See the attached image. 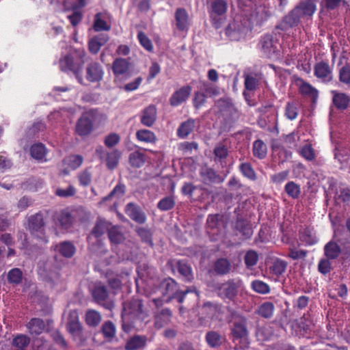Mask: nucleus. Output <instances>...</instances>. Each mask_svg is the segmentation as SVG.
<instances>
[{
	"label": "nucleus",
	"instance_id": "ea45409f",
	"mask_svg": "<svg viewBox=\"0 0 350 350\" xmlns=\"http://www.w3.org/2000/svg\"><path fill=\"white\" fill-rule=\"evenodd\" d=\"M231 268L230 262L225 258L217 260L214 265V269L217 274L224 275L228 273Z\"/></svg>",
	"mask_w": 350,
	"mask_h": 350
},
{
	"label": "nucleus",
	"instance_id": "f03ea898",
	"mask_svg": "<svg viewBox=\"0 0 350 350\" xmlns=\"http://www.w3.org/2000/svg\"><path fill=\"white\" fill-rule=\"evenodd\" d=\"M85 56L84 52L80 57L75 59L70 55H66L60 58L59 61V68L63 72H72L80 83H82L81 73L83 67L84 61L83 57Z\"/></svg>",
	"mask_w": 350,
	"mask_h": 350
},
{
	"label": "nucleus",
	"instance_id": "a18cd8bd",
	"mask_svg": "<svg viewBox=\"0 0 350 350\" xmlns=\"http://www.w3.org/2000/svg\"><path fill=\"white\" fill-rule=\"evenodd\" d=\"M287 264L285 261L277 259L270 267L271 272L276 277H280L286 271Z\"/></svg>",
	"mask_w": 350,
	"mask_h": 350
},
{
	"label": "nucleus",
	"instance_id": "5701e85b",
	"mask_svg": "<svg viewBox=\"0 0 350 350\" xmlns=\"http://www.w3.org/2000/svg\"><path fill=\"white\" fill-rule=\"evenodd\" d=\"M317 0H304L297 5L295 8L298 10L301 17L311 16L317 10Z\"/></svg>",
	"mask_w": 350,
	"mask_h": 350
},
{
	"label": "nucleus",
	"instance_id": "de8ad7c7",
	"mask_svg": "<svg viewBox=\"0 0 350 350\" xmlns=\"http://www.w3.org/2000/svg\"><path fill=\"white\" fill-rule=\"evenodd\" d=\"M29 343L30 338L25 334H18L12 340V345L17 349H25Z\"/></svg>",
	"mask_w": 350,
	"mask_h": 350
},
{
	"label": "nucleus",
	"instance_id": "a878e982",
	"mask_svg": "<svg viewBox=\"0 0 350 350\" xmlns=\"http://www.w3.org/2000/svg\"><path fill=\"white\" fill-rule=\"evenodd\" d=\"M324 254L328 260H335L339 257L341 254V248L339 245L330 241L324 246Z\"/></svg>",
	"mask_w": 350,
	"mask_h": 350
},
{
	"label": "nucleus",
	"instance_id": "dca6fc26",
	"mask_svg": "<svg viewBox=\"0 0 350 350\" xmlns=\"http://www.w3.org/2000/svg\"><path fill=\"white\" fill-rule=\"evenodd\" d=\"M191 92V88L189 85L183 86L174 92L170 98V103L176 107L184 103L189 98Z\"/></svg>",
	"mask_w": 350,
	"mask_h": 350
},
{
	"label": "nucleus",
	"instance_id": "aec40b11",
	"mask_svg": "<svg viewBox=\"0 0 350 350\" xmlns=\"http://www.w3.org/2000/svg\"><path fill=\"white\" fill-rule=\"evenodd\" d=\"M330 92L332 95V103L336 108L340 110L346 109L350 103V96L337 90H332Z\"/></svg>",
	"mask_w": 350,
	"mask_h": 350
},
{
	"label": "nucleus",
	"instance_id": "0e129e2a",
	"mask_svg": "<svg viewBox=\"0 0 350 350\" xmlns=\"http://www.w3.org/2000/svg\"><path fill=\"white\" fill-rule=\"evenodd\" d=\"M51 336L53 340L63 349H66L68 348V344L65 338L58 330L53 331Z\"/></svg>",
	"mask_w": 350,
	"mask_h": 350
},
{
	"label": "nucleus",
	"instance_id": "f257e3e1",
	"mask_svg": "<svg viewBox=\"0 0 350 350\" xmlns=\"http://www.w3.org/2000/svg\"><path fill=\"white\" fill-rule=\"evenodd\" d=\"M159 290L163 296H167L166 301H170L172 299H177L179 303H182L185 295L193 291L198 297V293L194 287L179 292L176 282L172 278L165 279L161 283Z\"/></svg>",
	"mask_w": 350,
	"mask_h": 350
},
{
	"label": "nucleus",
	"instance_id": "bb28decb",
	"mask_svg": "<svg viewBox=\"0 0 350 350\" xmlns=\"http://www.w3.org/2000/svg\"><path fill=\"white\" fill-rule=\"evenodd\" d=\"M176 25L179 30H186L189 27V16L184 8H178L175 12Z\"/></svg>",
	"mask_w": 350,
	"mask_h": 350
},
{
	"label": "nucleus",
	"instance_id": "6ab92c4d",
	"mask_svg": "<svg viewBox=\"0 0 350 350\" xmlns=\"http://www.w3.org/2000/svg\"><path fill=\"white\" fill-rule=\"evenodd\" d=\"M200 174L204 183H221L224 180V178L218 174L213 169L207 166L202 167Z\"/></svg>",
	"mask_w": 350,
	"mask_h": 350
},
{
	"label": "nucleus",
	"instance_id": "37998d69",
	"mask_svg": "<svg viewBox=\"0 0 350 350\" xmlns=\"http://www.w3.org/2000/svg\"><path fill=\"white\" fill-rule=\"evenodd\" d=\"M299 90L303 95L308 96L314 100L318 97V90L308 83L303 82L300 85Z\"/></svg>",
	"mask_w": 350,
	"mask_h": 350
},
{
	"label": "nucleus",
	"instance_id": "774afa93",
	"mask_svg": "<svg viewBox=\"0 0 350 350\" xmlns=\"http://www.w3.org/2000/svg\"><path fill=\"white\" fill-rule=\"evenodd\" d=\"M120 140L119 135L115 133H111L107 135L104 140L105 145L108 148H112L117 145Z\"/></svg>",
	"mask_w": 350,
	"mask_h": 350
},
{
	"label": "nucleus",
	"instance_id": "3c124183",
	"mask_svg": "<svg viewBox=\"0 0 350 350\" xmlns=\"http://www.w3.org/2000/svg\"><path fill=\"white\" fill-rule=\"evenodd\" d=\"M284 189L288 196L294 199L297 198L301 192L299 185L293 181L287 183Z\"/></svg>",
	"mask_w": 350,
	"mask_h": 350
},
{
	"label": "nucleus",
	"instance_id": "20e7f679",
	"mask_svg": "<svg viewBox=\"0 0 350 350\" xmlns=\"http://www.w3.org/2000/svg\"><path fill=\"white\" fill-rule=\"evenodd\" d=\"M250 29L247 21L243 22L240 18H237L228 24L226 34L231 40H239L245 38Z\"/></svg>",
	"mask_w": 350,
	"mask_h": 350
},
{
	"label": "nucleus",
	"instance_id": "680f3d73",
	"mask_svg": "<svg viewBox=\"0 0 350 350\" xmlns=\"http://www.w3.org/2000/svg\"><path fill=\"white\" fill-rule=\"evenodd\" d=\"M339 81L346 85L350 84V66H344L340 70L338 74Z\"/></svg>",
	"mask_w": 350,
	"mask_h": 350
},
{
	"label": "nucleus",
	"instance_id": "e433bc0d",
	"mask_svg": "<svg viewBox=\"0 0 350 350\" xmlns=\"http://www.w3.org/2000/svg\"><path fill=\"white\" fill-rule=\"evenodd\" d=\"M274 305L273 303L266 301L262 304L257 309L258 314L265 319H269L273 316L274 312Z\"/></svg>",
	"mask_w": 350,
	"mask_h": 350
},
{
	"label": "nucleus",
	"instance_id": "0eeeda50",
	"mask_svg": "<svg viewBox=\"0 0 350 350\" xmlns=\"http://www.w3.org/2000/svg\"><path fill=\"white\" fill-rule=\"evenodd\" d=\"M314 75L322 83H329L333 81V67L328 62L321 61L314 66Z\"/></svg>",
	"mask_w": 350,
	"mask_h": 350
},
{
	"label": "nucleus",
	"instance_id": "9d476101",
	"mask_svg": "<svg viewBox=\"0 0 350 350\" xmlns=\"http://www.w3.org/2000/svg\"><path fill=\"white\" fill-rule=\"evenodd\" d=\"M246 323L247 320L243 317H238L234 319L231 328V334L234 340H242L247 338L248 332Z\"/></svg>",
	"mask_w": 350,
	"mask_h": 350
},
{
	"label": "nucleus",
	"instance_id": "a19ab883",
	"mask_svg": "<svg viewBox=\"0 0 350 350\" xmlns=\"http://www.w3.org/2000/svg\"><path fill=\"white\" fill-rule=\"evenodd\" d=\"M23 276V272L20 269L13 268L8 271L7 278L10 284L18 285L21 283Z\"/></svg>",
	"mask_w": 350,
	"mask_h": 350
},
{
	"label": "nucleus",
	"instance_id": "69168bd1",
	"mask_svg": "<svg viewBox=\"0 0 350 350\" xmlns=\"http://www.w3.org/2000/svg\"><path fill=\"white\" fill-rule=\"evenodd\" d=\"M336 200L338 202L348 203L350 201V189L340 188L336 195Z\"/></svg>",
	"mask_w": 350,
	"mask_h": 350
},
{
	"label": "nucleus",
	"instance_id": "c9c22d12",
	"mask_svg": "<svg viewBox=\"0 0 350 350\" xmlns=\"http://www.w3.org/2000/svg\"><path fill=\"white\" fill-rule=\"evenodd\" d=\"M46 147L41 143L34 144L30 148V154L36 160H42L46 156Z\"/></svg>",
	"mask_w": 350,
	"mask_h": 350
},
{
	"label": "nucleus",
	"instance_id": "f704fd0d",
	"mask_svg": "<svg viewBox=\"0 0 350 350\" xmlns=\"http://www.w3.org/2000/svg\"><path fill=\"white\" fill-rule=\"evenodd\" d=\"M137 139L145 143H155L157 141V137L155 134L147 129H141L137 131L136 133Z\"/></svg>",
	"mask_w": 350,
	"mask_h": 350
},
{
	"label": "nucleus",
	"instance_id": "6e6d98bb",
	"mask_svg": "<svg viewBox=\"0 0 350 350\" xmlns=\"http://www.w3.org/2000/svg\"><path fill=\"white\" fill-rule=\"evenodd\" d=\"M109 229V224L105 220H99L94 226L92 233L96 237H99Z\"/></svg>",
	"mask_w": 350,
	"mask_h": 350
},
{
	"label": "nucleus",
	"instance_id": "2f4dec72",
	"mask_svg": "<svg viewBox=\"0 0 350 350\" xmlns=\"http://www.w3.org/2000/svg\"><path fill=\"white\" fill-rule=\"evenodd\" d=\"M83 161V158L82 156L78 154H72L66 157L63 159V163L64 165H66L68 168L74 170L81 165Z\"/></svg>",
	"mask_w": 350,
	"mask_h": 350
},
{
	"label": "nucleus",
	"instance_id": "cd10ccee",
	"mask_svg": "<svg viewBox=\"0 0 350 350\" xmlns=\"http://www.w3.org/2000/svg\"><path fill=\"white\" fill-rule=\"evenodd\" d=\"M146 342V337L135 336L129 339L125 345L126 350H139L143 349Z\"/></svg>",
	"mask_w": 350,
	"mask_h": 350
},
{
	"label": "nucleus",
	"instance_id": "1a4fd4ad",
	"mask_svg": "<svg viewBox=\"0 0 350 350\" xmlns=\"http://www.w3.org/2000/svg\"><path fill=\"white\" fill-rule=\"evenodd\" d=\"M54 224L62 230H68L74 222V215L68 209L55 212L53 215Z\"/></svg>",
	"mask_w": 350,
	"mask_h": 350
},
{
	"label": "nucleus",
	"instance_id": "423d86ee",
	"mask_svg": "<svg viewBox=\"0 0 350 350\" xmlns=\"http://www.w3.org/2000/svg\"><path fill=\"white\" fill-rule=\"evenodd\" d=\"M241 286L242 281L241 280H230L219 286L218 288V295L224 299L232 300L237 295L239 289Z\"/></svg>",
	"mask_w": 350,
	"mask_h": 350
},
{
	"label": "nucleus",
	"instance_id": "4c0bfd02",
	"mask_svg": "<svg viewBox=\"0 0 350 350\" xmlns=\"http://www.w3.org/2000/svg\"><path fill=\"white\" fill-rule=\"evenodd\" d=\"M76 133L81 137L88 135V113H83L78 120L75 127Z\"/></svg>",
	"mask_w": 350,
	"mask_h": 350
},
{
	"label": "nucleus",
	"instance_id": "bf43d9fd",
	"mask_svg": "<svg viewBox=\"0 0 350 350\" xmlns=\"http://www.w3.org/2000/svg\"><path fill=\"white\" fill-rule=\"evenodd\" d=\"M176 267L178 272L187 280H190L191 279V269L185 262L183 261H178L176 262Z\"/></svg>",
	"mask_w": 350,
	"mask_h": 350
},
{
	"label": "nucleus",
	"instance_id": "8fccbe9b",
	"mask_svg": "<svg viewBox=\"0 0 350 350\" xmlns=\"http://www.w3.org/2000/svg\"><path fill=\"white\" fill-rule=\"evenodd\" d=\"M92 296L96 302L100 303L107 299V291L103 286H97L93 290Z\"/></svg>",
	"mask_w": 350,
	"mask_h": 350
},
{
	"label": "nucleus",
	"instance_id": "72a5a7b5",
	"mask_svg": "<svg viewBox=\"0 0 350 350\" xmlns=\"http://www.w3.org/2000/svg\"><path fill=\"white\" fill-rule=\"evenodd\" d=\"M120 156L121 152L117 149L107 152L105 158L107 167L110 170L114 169L119 163Z\"/></svg>",
	"mask_w": 350,
	"mask_h": 350
},
{
	"label": "nucleus",
	"instance_id": "338daca9",
	"mask_svg": "<svg viewBox=\"0 0 350 350\" xmlns=\"http://www.w3.org/2000/svg\"><path fill=\"white\" fill-rule=\"evenodd\" d=\"M137 38L140 44L148 51L153 50V46L150 40L143 32H139L137 35Z\"/></svg>",
	"mask_w": 350,
	"mask_h": 350
},
{
	"label": "nucleus",
	"instance_id": "c85d7f7f",
	"mask_svg": "<svg viewBox=\"0 0 350 350\" xmlns=\"http://www.w3.org/2000/svg\"><path fill=\"white\" fill-rule=\"evenodd\" d=\"M57 247L59 254L66 258H72L76 252L75 246L70 241H62Z\"/></svg>",
	"mask_w": 350,
	"mask_h": 350
},
{
	"label": "nucleus",
	"instance_id": "603ef678",
	"mask_svg": "<svg viewBox=\"0 0 350 350\" xmlns=\"http://www.w3.org/2000/svg\"><path fill=\"white\" fill-rule=\"evenodd\" d=\"M175 205V201L173 197L167 196L161 199L158 204L157 207L159 209L163 211H166L172 209Z\"/></svg>",
	"mask_w": 350,
	"mask_h": 350
},
{
	"label": "nucleus",
	"instance_id": "864d4df0",
	"mask_svg": "<svg viewBox=\"0 0 350 350\" xmlns=\"http://www.w3.org/2000/svg\"><path fill=\"white\" fill-rule=\"evenodd\" d=\"M251 286L254 291L260 294H267L270 291L269 285L260 280L253 281Z\"/></svg>",
	"mask_w": 350,
	"mask_h": 350
},
{
	"label": "nucleus",
	"instance_id": "6e6552de",
	"mask_svg": "<svg viewBox=\"0 0 350 350\" xmlns=\"http://www.w3.org/2000/svg\"><path fill=\"white\" fill-rule=\"evenodd\" d=\"M67 329L73 336L74 340L78 342V345H82L85 339L82 337V326L78 320L77 313L75 311L70 312L69 314Z\"/></svg>",
	"mask_w": 350,
	"mask_h": 350
},
{
	"label": "nucleus",
	"instance_id": "f3484780",
	"mask_svg": "<svg viewBox=\"0 0 350 350\" xmlns=\"http://www.w3.org/2000/svg\"><path fill=\"white\" fill-rule=\"evenodd\" d=\"M157 119V108L154 105H150L142 111L141 123L148 127L152 126Z\"/></svg>",
	"mask_w": 350,
	"mask_h": 350
},
{
	"label": "nucleus",
	"instance_id": "393cba45",
	"mask_svg": "<svg viewBox=\"0 0 350 350\" xmlns=\"http://www.w3.org/2000/svg\"><path fill=\"white\" fill-rule=\"evenodd\" d=\"M27 328L31 335L41 334L46 328L44 321L40 318H32L27 324Z\"/></svg>",
	"mask_w": 350,
	"mask_h": 350
},
{
	"label": "nucleus",
	"instance_id": "4be33fe9",
	"mask_svg": "<svg viewBox=\"0 0 350 350\" xmlns=\"http://www.w3.org/2000/svg\"><path fill=\"white\" fill-rule=\"evenodd\" d=\"M125 213L133 220L139 224H143L146 221V216L140 208L133 203H129L125 208Z\"/></svg>",
	"mask_w": 350,
	"mask_h": 350
},
{
	"label": "nucleus",
	"instance_id": "2eb2a0df",
	"mask_svg": "<svg viewBox=\"0 0 350 350\" xmlns=\"http://www.w3.org/2000/svg\"><path fill=\"white\" fill-rule=\"evenodd\" d=\"M227 11V3L224 0H215L211 3V13L210 16L211 18L213 24L215 28L220 27V23L215 18L217 16H222Z\"/></svg>",
	"mask_w": 350,
	"mask_h": 350
},
{
	"label": "nucleus",
	"instance_id": "b1692460",
	"mask_svg": "<svg viewBox=\"0 0 350 350\" xmlns=\"http://www.w3.org/2000/svg\"><path fill=\"white\" fill-rule=\"evenodd\" d=\"M106 121V117L96 110H89V133L94 129L103 126Z\"/></svg>",
	"mask_w": 350,
	"mask_h": 350
},
{
	"label": "nucleus",
	"instance_id": "4468645a",
	"mask_svg": "<svg viewBox=\"0 0 350 350\" xmlns=\"http://www.w3.org/2000/svg\"><path fill=\"white\" fill-rule=\"evenodd\" d=\"M260 45L264 53L267 55H271L276 53L279 46V42L276 38V35H265L260 40Z\"/></svg>",
	"mask_w": 350,
	"mask_h": 350
},
{
	"label": "nucleus",
	"instance_id": "7ed1b4c3",
	"mask_svg": "<svg viewBox=\"0 0 350 350\" xmlns=\"http://www.w3.org/2000/svg\"><path fill=\"white\" fill-rule=\"evenodd\" d=\"M85 4L86 0H77L75 2L64 0L62 2L63 12H71L67 16V18L73 27H76L82 21V9Z\"/></svg>",
	"mask_w": 350,
	"mask_h": 350
},
{
	"label": "nucleus",
	"instance_id": "13d9d810",
	"mask_svg": "<svg viewBox=\"0 0 350 350\" xmlns=\"http://www.w3.org/2000/svg\"><path fill=\"white\" fill-rule=\"evenodd\" d=\"M244 259L246 267L250 268L256 265L258 255L255 251L250 250L245 254Z\"/></svg>",
	"mask_w": 350,
	"mask_h": 350
},
{
	"label": "nucleus",
	"instance_id": "412c9836",
	"mask_svg": "<svg viewBox=\"0 0 350 350\" xmlns=\"http://www.w3.org/2000/svg\"><path fill=\"white\" fill-rule=\"evenodd\" d=\"M219 111L227 117H232L237 113V107L229 99H219L216 103Z\"/></svg>",
	"mask_w": 350,
	"mask_h": 350
},
{
	"label": "nucleus",
	"instance_id": "7c9ffc66",
	"mask_svg": "<svg viewBox=\"0 0 350 350\" xmlns=\"http://www.w3.org/2000/svg\"><path fill=\"white\" fill-rule=\"evenodd\" d=\"M195 128V120L189 119L183 122L177 130V135L180 138H185L187 137Z\"/></svg>",
	"mask_w": 350,
	"mask_h": 350
},
{
	"label": "nucleus",
	"instance_id": "9b49d317",
	"mask_svg": "<svg viewBox=\"0 0 350 350\" xmlns=\"http://www.w3.org/2000/svg\"><path fill=\"white\" fill-rule=\"evenodd\" d=\"M271 15L269 10L264 5L256 6L248 19V24L259 25L266 21Z\"/></svg>",
	"mask_w": 350,
	"mask_h": 350
},
{
	"label": "nucleus",
	"instance_id": "052dcab7",
	"mask_svg": "<svg viewBox=\"0 0 350 350\" xmlns=\"http://www.w3.org/2000/svg\"><path fill=\"white\" fill-rule=\"evenodd\" d=\"M206 339L208 344L212 347L219 346L221 342V336L215 332L207 333Z\"/></svg>",
	"mask_w": 350,
	"mask_h": 350
},
{
	"label": "nucleus",
	"instance_id": "4d7b16f0",
	"mask_svg": "<svg viewBox=\"0 0 350 350\" xmlns=\"http://www.w3.org/2000/svg\"><path fill=\"white\" fill-rule=\"evenodd\" d=\"M102 332L107 338L111 339L116 335V326L111 321L105 322L102 327Z\"/></svg>",
	"mask_w": 350,
	"mask_h": 350
},
{
	"label": "nucleus",
	"instance_id": "09e8293b",
	"mask_svg": "<svg viewBox=\"0 0 350 350\" xmlns=\"http://www.w3.org/2000/svg\"><path fill=\"white\" fill-rule=\"evenodd\" d=\"M171 317V311L167 308L163 309L162 310L161 313L156 317L155 324L158 327H161L163 326L165 324H167L170 322Z\"/></svg>",
	"mask_w": 350,
	"mask_h": 350
},
{
	"label": "nucleus",
	"instance_id": "a211bd4d",
	"mask_svg": "<svg viewBox=\"0 0 350 350\" xmlns=\"http://www.w3.org/2000/svg\"><path fill=\"white\" fill-rule=\"evenodd\" d=\"M302 18L298 10L295 8L285 16L282 23L278 26V28L282 30H286L289 27L297 25L300 18Z\"/></svg>",
	"mask_w": 350,
	"mask_h": 350
},
{
	"label": "nucleus",
	"instance_id": "ddd939ff",
	"mask_svg": "<svg viewBox=\"0 0 350 350\" xmlns=\"http://www.w3.org/2000/svg\"><path fill=\"white\" fill-rule=\"evenodd\" d=\"M93 28L96 31H109L111 29V16L107 12L97 13L94 19Z\"/></svg>",
	"mask_w": 350,
	"mask_h": 350
},
{
	"label": "nucleus",
	"instance_id": "f8f14e48",
	"mask_svg": "<svg viewBox=\"0 0 350 350\" xmlns=\"http://www.w3.org/2000/svg\"><path fill=\"white\" fill-rule=\"evenodd\" d=\"M142 301L139 299H134L126 304L124 306L122 317L125 318L126 316H131L139 319H143L144 315L143 313Z\"/></svg>",
	"mask_w": 350,
	"mask_h": 350
},
{
	"label": "nucleus",
	"instance_id": "e2e57ef3",
	"mask_svg": "<svg viewBox=\"0 0 350 350\" xmlns=\"http://www.w3.org/2000/svg\"><path fill=\"white\" fill-rule=\"evenodd\" d=\"M76 193L75 188L70 185L67 188H57L55 190V195L61 198H68L75 196Z\"/></svg>",
	"mask_w": 350,
	"mask_h": 350
},
{
	"label": "nucleus",
	"instance_id": "58836bf2",
	"mask_svg": "<svg viewBox=\"0 0 350 350\" xmlns=\"http://www.w3.org/2000/svg\"><path fill=\"white\" fill-rule=\"evenodd\" d=\"M252 150L254 155L260 159L265 158L267 152L266 144L260 139L254 141Z\"/></svg>",
	"mask_w": 350,
	"mask_h": 350
},
{
	"label": "nucleus",
	"instance_id": "49530a36",
	"mask_svg": "<svg viewBox=\"0 0 350 350\" xmlns=\"http://www.w3.org/2000/svg\"><path fill=\"white\" fill-rule=\"evenodd\" d=\"M103 72L100 65L95 64L89 68V81H98L103 78Z\"/></svg>",
	"mask_w": 350,
	"mask_h": 350
},
{
	"label": "nucleus",
	"instance_id": "79ce46f5",
	"mask_svg": "<svg viewBox=\"0 0 350 350\" xmlns=\"http://www.w3.org/2000/svg\"><path fill=\"white\" fill-rule=\"evenodd\" d=\"M145 162L144 154L139 151H135L129 155V163L134 167H140Z\"/></svg>",
	"mask_w": 350,
	"mask_h": 350
},
{
	"label": "nucleus",
	"instance_id": "39448f33",
	"mask_svg": "<svg viewBox=\"0 0 350 350\" xmlns=\"http://www.w3.org/2000/svg\"><path fill=\"white\" fill-rule=\"evenodd\" d=\"M45 222L43 214L41 212L36 213L28 218V230L31 235L38 237L43 243H48V239L44 232Z\"/></svg>",
	"mask_w": 350,
	"mask_h": 350
},
{
	"label": "nucleus",
	"instance_id": "5fc2aeb1",
	"mask_svg": "<svg viewBox=\"0 0 350 350\" xmlns=\"http://www.w3.org/2000/svg\"><path fill=\"white\" fill-rule=\"evenodd\" d=\"M240 170L243 175L245 176L246 178L254 180L256 178V175L253 170L252 167L249 163H242L240 167Z\"/></svg>",
	"mask_w": 350,
	"mask_h": 350
},
{
	"label": "nucleus",
	"instance_id": "c756f323",
	"mask_svg": "<svg viewBox=\"0 0 350 350\" xmlns=\"http://www.w3.org/2000/svg\"><path fill=\"white\" fill-rule=\"evenodd\" d=\"M128 61L122 58H117L112 64V70L116 76L124 75L129 70Z\"/></svg>",
	"mask_w": 350,
	"mask_h": 350
},
{
	"label": "nucleus",
	"instance_id": "c03bdc74",
	"mask_svg": "<svg viewBox=\"0 0 350 350\" xmlns=\"http://www.w3.org/2000/svg\"><path fill=\"white\" fill-rule=\"evenodd\" d=\"M108 236L111 242L115 244L120 243L124 240V236L118 226L109 228Z\"/></svg>",
	"mask_w": 350,
	"mask_h": 350
},
{
	"label": "nucleus",
	"instance_id": "473e14b6",
	"mask_svg": "<svg viewBox=\"0 0 350 350\" xmlns=\"http://www.w3.org/2000/svg\"><path fill=\"white\" fill-rule=\"evenodd\" d=\"M107 36L105 35H99L92 38L90 41H89V51L92 53H96L100 50V47L107 42Z\"/></svg>",
	"mask_w": 350,
	"mask_h": 350
}]
</instances>
